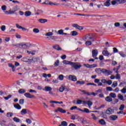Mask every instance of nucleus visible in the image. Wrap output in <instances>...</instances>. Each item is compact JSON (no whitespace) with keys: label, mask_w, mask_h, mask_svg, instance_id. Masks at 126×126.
Wrapping results in <instances>:
<instances>
[{"label":"nucleus","mask_w":126,"mask_h":126,"mask_svg":"<svg viewBox=\"0 0 126 126\" xmlns=\"http://www.w3.org/2000/svg\"><path fill=\"white\" fill-rule=\"evenodd\" d=\"M71 65L73 68H74V69H76V70L79 69V68L81 67V64H79V63H78L72 62L71 63Z\"/></svg>","instance_id":"f257e3e1"},{"label":"nucleus","mask_w":126,"mask_h":126,"mask_svg":"<svg viewBox=\"0 0 126 126\" xmlns=\"http://www.w3.org/2000/svg\"><path fill=\"white\" fill-rule=\"evenodd\" d=\"M74 15H79L80 16H99V17H101L102 16L101 15H89V14H79V13H74Z\"/></svg>","instance_id":"f03ea898"},{"label":"nucleus","mask_w":126,"mask_h":126,"mask_svg":"<svg viewBox=\"0 0 126 126\" xmlns=\"http://www.w3.org/2000/svg\"><path fill=\"white\" fill-rule=\"evenodd\" d=\"M22 62H25V63H32V60L30 59V57H24L21 59Z\"/></svg>","instance_id":"7ed1b4c3"},{"label":"nucleus","mask_w":126,"mask_h":126,"mask_svg":"<svg viewBox=\"0 0 126 126\" xmlns=\"http://www.w3.org/2000/svg\"><path fill=\"white\" fill-rule=\"evenodd\" d=\"M55 113H58V112H60V113H62V114H65V113H66V111H65V110L63 109L61 107H58L57 109L55 110Z\"/></svg>","instance_id":"20e7f679"},{"label":"nucleus","mask_w":126,"mask_h":126,"mask_svg":"<svg viewBox=\"0 0 126 126\" xmlns=\"http://www.w3.org/2000/svg\"><path fill=\"white\" fill-rule=\"evenodd\" d=\"M72 27H74V28H76V29H78L79 30H83V27L80 26L76 24H74L72 25Z\"/></svg>","instance_id":"39448f33"},{"label":"nucleus","mask_w":126,"mask_h":126,"mask_svg":"<svg viewBox=\"0 0 126 126\" xmlns=\"http://www.w3.org/2000/svg\"><path fill=\"white\" fill-rule=\"evenodd\" d=\"M87 103V101L82 100L81 99H78L77 100V104L78 105H80V104H83V105H86Z\"/></svg>","instance_id":"423d86ee"},{"label":"nucleus","mask_w":126,"mask_h":126,"mask_svg":"<svg viewBox=\"0 0 126 126\" xmlns=\"http://www.w3.org/2000/svg\"><path fill=\"white\" fill-rule=\"evenodd\" d=\"M84 66H86V67H88L89 68H92L93 67H97V65L96 64H93L92 65H90L89 64H85Z\"/></svg>","instance_id":"0eeeda50"},{"label":"nucleus","mask_w":126,"mask_h":126,"mask_svg":"<svg viewBox=\"0 0 126 126\" xmlns=\"http://www.w3.org/2000/svg\"><path fill=\"white\" fill-rule=\"evenodd\" d=\"M106 113L107 115H111V114L114 113V109L108 108V109L106 110Z\"/></svg>","instance_id":"6e6552de"},{"label":"nucleus","mask_w":126,"mask_h":126,"mask_svg":"<svg viewBox=\"0 0 126 126\" xmlns=\"http://www.w3.org/2000/svg\"><path fill=\"white\" fill-rule=\"evenodd\" d=\"M69 79H70V80H72V81H76V80H77L76 76L72 75H70L69 76Z\"/></svg>","instance_id":"1a4fd4ad"},{"label":"nucleus","mask_w":126,"mask_h":126,"mask_svg":"<svg viewBox=\"0 0 126 126\" xmlns=\"http://www.w3.org/2000/svg\"><path fill=\"white\" fill-rule=\"evenodd\" d=\"M97 55H98V50H97V49L93 50L92 57L93 58H96V57H97Z\"/></svg>","instance_id":"9d476101"},{"label":"nucleus","mask_w":126,"mask_h":126,"mask_svg":"<svg viewBox=\"0 0 126 126\" xmlns=\"http://www.w3.org/2000/svg\"><path fill=\"white\" fill-rule=\"evenodd\" d=\"M24 95L27 97V98H34V95L31 94L29 93H26L24 94Z\"/></svg>","instance_id":"9b49d317"},{"label":"nucleus","mask_w":126,"mask_h":126,"mask_svg":"<svg viewBox=\"0 0 126 126\" xmlns=\"http://www.w3.org/2000/svg\"><path fill=\"white\" fill-rule=\"evenodd\" d=\"M79 91L81 92V95H87L88 96L89 95V92L85 91V90H79Z\"/></svg>","instance_id":"f8f14e48"},{"label":"nucleus","mask_w":126,"mask_h":126,"mask_svg":"<svg viewBox=\"0 0 126 126\" xmlns=\"http://www.w3.org/2000/svg\"><path fill=\"white\" fill-rule=\"evenodd\" d=\"M44 90L46 92H50V91H52V90H53V89L51 87L46 86L44 88Z\"/></svg>","instance_id":"ddd939ff"},{"label":"nucleus","mask_w":126,"mask_h":126,"mask_svg":"<svg viewBox=\"0 0 126 126\" xmlns=\"http://www.w3.org/2000/svg\"><path fill=\"white\" fill-rule=\"evenodd\" d=\"M21 48L22 49H27L30 46H31L30 44L28 45V43L27 44H21Z\"/></svg>","instance_id":"4468645a"},{"label":"nucleus","mask_w":126,"mask_h":126,"mask_svg":"<svg viewBox=\"0 0 126 126\" xmlns=\"http://www.w3.org/2000/svg\"><path fill=\"white\" fill-rule=\"evenodd\" d=\"M53 48L56 50H57V51H62V48H61L59 45H54Z\"/></svg>","instance_id":"2eb2a0df"},{"label":"nucleus","mask_w":126,"mask_h":126,"mask_svg":"<svg viewBox=\"0 0 126 126\" xmlns=\"http://www.w3.org/2000/svg\"><path fill=\"white\" fill-rule=\"evenodd\" d=\"M110 119L111 121H116L118 119V116L116 115H111L110 117Z\"/></svg>","instance_id":"dca6fc26"},{"label":"nucleus","mask_w":126,"mask_h":126,"mask_svg":"<svg viewBox=\"0 0 126 126\" xmlns=\"http://www.w3.org/2000/svg\"><path fill=\"white\" fill-rule=\"evenodd\" d=\"M102 54L103 56H105L106 57H108L109 55H110V53L108 52V51L106 50H103L102 51Z\"/></svg>","instance_id":"f3484780"},{"label":"nucleus","mask_w":126,"mask_h":126,"mask_svg":"<svg viewBox=\"0 0 126 126\" xmlns=\"http://www.w3.org/2000/svg\"><path fill=\"white\" fill-rule=\"evenodd\" d=\"M38 21L40 23H46V22H48V20L46 19H40L38 20Z\"/></svg>","instance_id":"a211bd4d"},{"label":"nucleus","mask_w":126,"mask_h":126,"mask_svg":"<svg viewBox=\"0 0 126 126\" xmlns=\"http://www.w3.org/2000/svg\"><path fill=\"white\" fill-rule=\"evenodd\" d=\"M4 13H5L6 14H14V11H11V9H10L9 11H5Z\"/></svg>","instance_id":"6ab92c4d"},{"label":"nucleus","mask_w":126,"mask_h":126,"mask_svg":"<svg viewBox=\"0 0 126 126\" xmlns=\"http://www.w3.org/2000/svg\"><path fill=\"white\" fill-rule=\"evenodd\" d=\"M105 100L107 102H112V101H113V98L109 95L105 98Z\"/></svg>","instance_id":"aec40b11"},{"label":"nucleus","mask_w":126,"mask_h":126,"mask_svg":"<svg viewBox=\"0 0 126 126\" xmlns=\"http://www.w3.org/2000/svg\"><path fill=\"white\" fill-rule=\"evenodd\" d=\"M63 63H64V64H69L70 65H71V62L70 61H68L67 60H64L63 62Z\"/></svg>","instance_id":"412c9836"},{"label":"nucleus","mask_w":126,"mask_h":126,"mask_svg":"<svg viewBox=\"0 0 126 126\" xmlns=\"http://www.w3.org/2000/svg\"><path fill=\"white\" fill-rule=\"evenodd\" d=\"M106 69H95V71L96 72H98V71H99V70H100L101 72H102V73H106Z\"/></svg>","instance_id":"4be33fe9"},{"label":"nucleus","mask_w":126,"mask_h":126,"mask_svg":"<svg viewBox=\"0 0 126 126\" xmlns=\"http://www.w3.org/2000/svg\"><path fill=\"white\" fill-rule=\"evenodd\" d=\"M87 101L86 105H88L89 108H90L91 107V106H92V105H93V103L91 101L88 100V101Z\"/></svg>","instance_id":"5701e85b"},{"label":"nucleus","mask_w":126,"mask_h":126,"mask_svg":"<svg viewBox=\"0 0 126 126\" xmlns=\"http://www.w3.org/2000/svg\"><path fill=\"white\" fill-rule=\"evenodd\" d=\"M14 108L17 109L18 110H20V109H21V106H20V105H19V104L18 103L14 104Z\"/></svg>","instance_id":"b1692460"},{"label":"nucleus","mask_w":126,"mask_h":126,"mask_svg":"<svg viewBox=\"0 0 126 126\" xmlns=\"http://www.w3.org/2000/svg\"><path fill=\"white\" fill-rule=\"evenodd\" d=\"M99 124L101 125H106V122H105L104 119H101L99 121Z\"/></svg>","instance_id":"393cba45"},{"label":"nucleus","mask_w":126,"mask_h":126,"mask_svg":"<svg viewBox=\"0 0 126 126\" xmlns=\"http://www.w3.org/2000/svg\"><path fill=\"white\" fill-rule=\"evenodd\" d=\"M116 3L119 4L118 0H113L111 1V4H112V5H115Z\"/></svg>","instance_id":"a878e982"},{"label":"nucleus","mask_w":126,"mask_h":126,"mask_svg":"<svg viewBox=\"0 0 126 126\" xmlns=\"http://www.w3.org/2000/svg\"><path fill=\"white\" fill-rule=\"evenodd\" d=\"M21 115H26V114H27V109H22V111H21Z\"/></svg>","instance_id":"bb28decb"},{"label":"nucleus","mask_w":126,"mask_h":126,"mask_svg":"<svg viewBox=\"0 0 126 126\" xmlns=\"http://www.w3.org/2000/svg\"><path fill=\"white\" fill-rule=\"evenodd\" d=\"M86 44V46H87V47H89V46H91V45H92V42H91V41H87L85 43Z\"/></svg>","instance_id":"cd10ccee"},{"label":"nucleus","mask_w":126,"mask_h":126,"mask_svg":"<svg viewBox=\"0 0 126 126\" xmlns=\"http://www.w3.org/2000/svg\"><path fill=\"white\" fill-rule=\"evenodd\" d=\"M13 120L14 121V122H15L16 123H20V122L21 121L20 119H19L17 117H14L13 119Z\"/></svg>","instance_id":"c85d7f7f"},{"label":"nucleus","mask_w":126,"mask_h":126,"mask_svg":"<svg viewBox=\"0 0 126 126\" xmlns=\"http://www.w3.org/2000/svg\"><path fill=\"white\" fill-rule=\"evenodd\" d=\"M118 98L120 99V100H122V101H125V99L124 98V96L121 94H118Z\"/></svg>","instance_id":"c756f323"},{"label":"nucleus","mask_w":126,"mask_h":126,"mask_svg":"<svg viewBox=\"0 0 126 126\" xmlns=\"http://www.w3.org/2000/svg\"><path fill=\"white\" fill-rule=\"evenodd\" d=\"M25 16H30L31 15V12L30 11H27L25 12Z\"/></svg>","instance_id":"7c9ffc66"},{"label":"nucleus","mask_w":126,"mask_h":126,"mask_svg":"<svg viewBox=\"0 0 126 126\" xmlns=\"http://www.w3.org/2000/svg\"><path fill=\"white\" fill-rule=\"evenodd\" d=\"M109 96L111 98H116V97H117V95H116V94L115 93H110L109 94Z\"/></svg>","instance_id":"2f4dec72"},{"label":"nucleus","mask_w":126,"mask_h":126,"mask_svg":"<svg viewBox=\"0 0 126 126\" xmlns=\"http://www.w3.org/2000/svg\"><path fill=\"white\" fill-rule=\"evenodd\" d=\"M72 36H77L78 35V32L76 31H74L71 32Z\"/></svg>","instance_id":"473e14b6"},{"label":"nucleus","mask_w":126,"mask_h":126,"mask_svg":"<svg viewBox=\"0 0 126 126\" xmlns=\"http://www.w3.org/2000/svg\"><path fill=\"white\" fill-rule=\"evenodd\" d=\"M111 3H110V0H107L106 2L104 3L105 6H110Z\"/></svg>","instance_id":"72a5a7b5"},{"label":"nucleus","mask_w":126,"mask_h":126,"mask_svg":"<svg viewBox=\"0 0 126 126\" xmlns=\"http://www.w3.org/2000/svg\"><path fill=\"white\" fill-rule=\"evenodd\" d=\"M85 84V81H78L76 82V84H80V85H83V84Z\"/></svg>","instance_id":"f704fd0d"},{"label":"nucleus","mask_w":126,"mask_h":126,"mask_svg":"<svg viewBox=\"0 0 126 126\" xmlns=\"http://www.w3.org/2000/svg\"><path fill=\"white\" fill-rule=\"evenodd\" d=\"M59 64H60V60H57V61L54 64V66H59Z\"/></svg>","instance_id":"c9c22d12"},{"label":"nucleus","mask_w":126,"mask_h":126,"mask_svg":"<svg viewBox=\"0 0 126 126\" xmlns=\"http://www.w3.org/2000/svg\"><path fill=\"white\" fill-rule=\"evenodd\" d=\"M84 113H86L87 114H88L89 113H92L89 109L88 108H84Z\"/></svg>","instance_id":"e433bc0d"},{"label":"nucleus","mask_w":126,"mask_h":126,"mask_svg":"<svg viewBox=\"0 0 126 126\" xmlns=\"http://www.w3.org/2000/svg\"><path fill=\"white\" fill-rule=\"evenodd\" d=\"M19 93H20V94H23L24 93H25V90L24 89H20L18 91Z\"/></svg>","instance_id":"4c0bfd02"},{"label":"nucleus","mask_w":126,"mask_h":126,"mask_svg":"<svg viewBox=\"0 0 126 126\" xmlns=\"http://www.w3.org/2000/svg\"><path fill=\"white\" fill-rule=\"evenodd\" d=\"M112 87H116L118 86V82L117 81H114L112 85Z\"/></svg>","instance_id":"58836bf2"},{"label":"nucleus","mask_w":126,"mask_h":126,"mask_svg":"<svg viewBox=\"0 0 126 126\" xmlns=\"http://www.w3.org/2000/svg\"><path fill=\"white\" fill-rule=\"evenodd\" d=\"M61 126H67V123L65 121H63L61 123Z\"/></svg>","instance_id":"ea45409f"},{"label":"nucleus","mask_w":126,"mask_h":126,"mask_svg":"<svg viewBox=\"0 0 126 126\" xmlns=\"http://www.w3.org/2000/svg\"><path fill=\"white\" fill-rule=\"evenodd\" d=\"M125 2H126V0H118V3L119 4L125 3Z\"/></svg>","instance_id":"a19ab883"},{"label":"nucleus","mask_w":126,"mask_h":126,"mask_svg":"<svg viewBox=\"0 0 126 126\" xmlns=\"http://www.w3.org/2000/svg\"><path fill=\"white\" fill-rule=\"evenodd\" d=\"M64 89H65L64 87H63V86H61V87L60 88V89H59V91H60V92H63V91H64Z\"/></svg>","instance_id":"79ce46f5"},{"label":"nucleus","mask_w":126,"mask_h":126,"mask_svg":"<svg viewBox=\"0 0 126 126\" xmlns=\"http://www.w3.org/2000/svg\"><path fill=\"white\" fill-rule=\"evenodd\" d=\"M11 97H12V95L11 94H9L7 96L4 97V99L5 100H8V99L11 98Z\"/></svg>","instance_id":"37998d69"},{"label":"nucleus","mask_w":126,"mask_h":126,"mask_svg":"<svg viewBox=\"0 0 126 126\" xmlns=\"http://www.w3.org/2000/svg\"><path fill=\"white\" fill-rule=\"evenodd\" d=\"M33 32H34V33H39V32H40V31L38 29L34 28L33 29Z\"/></svg>","instance_id":"c03bdc74"},{"label":"nucleus","mask_w":126,"mask_h":126,"mask_svg":"<svg viewBox=\"0 0 126 126\" xmlns=\"http://www.w3.org/2000/svg\"><path fill=\"white\" fill-rule=\"evenodd\" d=\"M118 102H119V99L114 98L113 99V101H112V104H117V103H118Z\"/></svg>","instance_id":"a18cd8bd"},{"label":"nucleus","mask_w":126,"mask_h":126,"mask_svg":"<svg viewBox=\"0 0 126 126\" xmlns=\"http://www.w3.org/2000/svg\"><path fill=\"white\" fill-rule=\"evenodd\" d=\"M19 103L21 105H23V104H24V99H20L19 101Z\"/></svg>","instance_id":"49530a36"},{"label":"nucleus","mask_w":126,"mask_h":126,"mask_svg":"<svg viewBox=\"0 0 126 126\" xmlns=\"http://www.w3.org/2000/svg\"><path fill=\"white\" fill-rule=\"evenodd\" d=\"M124 109H125V105L122 104L120 106V107L119 108V110H120V111H123Z\"/></svg>","instance_id":"de8ad7c7"},{"label":"nucleus","mask_w":126,"mask_h":126,"mask_svg":"<svg viewBox=\"0 0 126 126\" xmlns=\"http://www.w3.org/2000/svg\"><path fill=\"white\" fill-rule=\"evenodd\" d=\"M58 34H59V35H63V30H59Z\"/></svg>","instance_id":"09e8293b"},{"label":"nucleus","mask_w":126,"mask_h":126,"mask_svg":"<svg viewBox=\"0 0 126 126\" xmlns=\"http://www.w3.org/2000/svg\"><path fill=\"white\" fill-rule=\"evenodd\" d=\"M49 4H50V5H59V4L57 3H54L53 2H49Z\"/></svg>","instance_id":"8fccbe9b"},{"label":"nucleus","mask_w":126,"mask_h":126,"mask_svg":"<svg viewBox=\"0 0 126 126\" xmlns=\"http://www.w3.org/2000/svg\"><path fill=\"white\" fill-rule=\"evenodd\" d=\"M119 55H120V56H121V57L123 58H125V57H126V54H125V53H124L123 52H119Z\"/></svg>","instance_id":"3c124183"},{"label":"nucleus","mask_w":126,"mask_h":126,"mask_svg":"<svg viewBox=\"0 0 126 126\" xmlns=\"http://www.w3.org/2000/svg\"><path fill=\"white\" fill-rule=\"evenodd\" d=\"M0 29L1 30V31H5V29H6V27L5 26L3 25L0 27Z\"/></svg>","instance_id":"603ef678"},{"label":"nucleus","mask_w":126,"mask_h":126,"mask_svg":"<svg viewBox=\"0 0 126 126\" xmlns=\"http://www.w3.org/2000/svg\"><path fill=\"white\" fill-rule=\"evenodd\" d=\"M116 79H121V75L119 74V72L116 75Z\"/></svg>","instance_id":"864d4df0"},{"label":"nucleus","mask_w":126,"mask_h":126,"mask_svg":"<svg viewBox=\"0 0 126 126\" xmlns=\"http://www.w3.org/2000/svg\"><path fill=\"white\" fill-rule=\"evenodd\" d=\"M91 37V35L90 34H87L86 35L85 38L86 40H89Z\"/></svg>","instance_id":"5fc2aeb1"},{"label":"nucleus","mask_w":126,"mask_h":126,"mask_svg":"<svg viewBox=\"0 0 126 126\" xmlns=\"http://www.w3.org/2000/svg\"><path fill=\"white\" fill-rule=\"evenodd\" d=\"M92 119H93V120H94V121H96V120H97V117H96V116H95V114H92Z\"/></svg>","instance_id":"6e6d98bb"},{"label":"nucleus","mask_w":126,"mask_h":126,"mask_svg":"<svg viewBox=\"0 0 126 126\" xmlns=\"http://www.w3.org/2000/svg\"><path fill=\"white\" fill-rule=\"evenodd\" d=\"M46 36H53V33L52 32H48L45 34Z\"/></svg>","instance_id":"4d7b16f0"},{"label":"nucleus","mask_w":126,"mask_h":126,"mask_svg":"<svg viewBox=\"0 0 126 126\" xmlns=\"http://www.w3.org/2000/svg\"><path fill=\"white\" fill-rule=\"evenodd\" d=\"M26 123H27V124H30L32 123V121H31L30 119H26Z\"/></svg>","instance_id":"13d9d810"},{"label":"nucleus","mask_w":126,"mask_h":126,"mask_svg":"<svg viewBox=\"0 0 126 126\" xmlns=\"http://www.w3.org/2000/svg\"><path fill=\"white\" fill-rule=\"evenodd\" d=\"M12 116H13V114H12V113L8 112L7 113V117H12Z\"/></svg>","instance_id":"bf43d9fd"},{"label":"nucleus","mask_w":126,"mask_h":126,"mask_svg":"<svg viewBox=\"0 0 126 126\" xmlns=\"http://www.w3.org/2000/svg\"><path fill=\"white\" fill-rule=\"evenodd\" d=\"M59 78L60 80H63V75H59Z\"/></svg>","instance_id":"052dcab7"},{"label":"nucleus","mask_w":126,"mask_h":126,"mask_svg":"<svg viewBox=\"0 0 126 126\" xmlns=\"http://www.w3.org/2000/svg\"><path fill=\"white\" fill-rule=\"evenodd\" d=\"M105 73H107L109 75L111 74V73H112V71L106 69L105 70Z\"/></svg>","instance_id":"680f3d73"},{"label":"nucleus","mask_w":126,"mask_h":126,"mask_svg":"<svg viewBox=\"0 0 126 126\" xmlns=\"http://www.w3.org/2000/svg\"><path fill=\"white\" fill-rule=\"evenodd\" d=\"M1 9L2 10H3V11H4V10H6V6L5 5H2L1 6Z\"/></svg>","instance_id":"e2e57ef3"},{"label":"nucleus","mask_w":126,"mask_h":126,"mask_svg":"<svg viewBox=\"0 0 126 126\" xmlns=\"http://www.w3.org/2000/svg\"><path fill=\"white\" fill-rule=\"evenodd\" d=\"M106 83L107 84H108V85H111L112 83V80H109L108 81H106Z\"/></svg>","instance_id":"0e129e2a"},{"label":"nucleus","mask_w":126,"mask_h":126,"mask_svg":"<svg viewBox=\"0 0 126 126\" xmlns=\"http://www.w3.org/2000/svg\"><path fill=\"white\" fill-rule=\"evenodd\" d=\"M106 90L107 91H112L113 90V89L111 87H108L106 88Z\"/></svg>","instance_id":"69168bd1"},{"label":"nucleus","mask_w":126,"mask_h":126,"mask_svg":"<svg viewBox=\"0 0 126 126\" xmlns=\"http://www.w3.org/2000/svg\"><path fill=\"white\" fill-rule=\"evenodd\" d=\"M118 52H119V50H118V49H117V48H113V53H118Z\"/></svg>","instance_id":"338daca9"},{"label":"nucleus","mask_w":126,"mask_h":126,"mask_svg":"<svg viewBox=\"0 0 126 126\" xmlns=\"http://www.w3.org/2000/svg\"><path fill=\"white\" fill-rule=\"evenodd\" d=\"M121 92L122 93H124V94H125V93H126V88H124L122 90H121Z\"/></svg>","instance_id":"774afa93"}]
</instances>
